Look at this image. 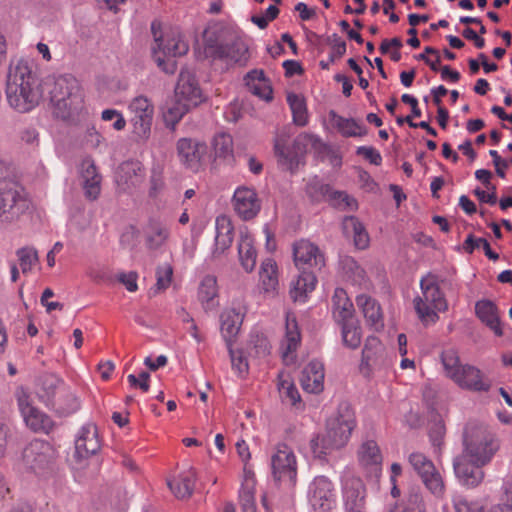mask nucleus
<instances>
[{"mask_svg":"<svg viewBox=\"0 0 512 512\" xmlns=\"http://www.w3.org/2000/svg\"><path fill=\"white\" fill-rule=\"evenodd\" d=\"M8 104L20 113H27L39 105L43 97L42 84L28 61H12L6 79Z\"/></svg>","mask_w":512,"mask_h":512,"instance_id":"obj_1","label":"nucleus"},{"mask_svg":"<svg viewBox=\"0 0 512 512\" xmlns=\"http://www.w3.org/2000/svg\"><path fill=\"white\" fill-rule=\"evenodd\" d=\"M355 426L354 412L348 405L341 406L337 414L327 420L325 431L311 438L310 449L313 455L324 459L333 451L346 446Z\"/></svg>","mask_w":512,"mask_h":512,"instance_id":"obj_2","label":"nucleus"},{"mask_svg":"<svg viewBox=\"0 0 512 512\" xmlns=\"http://www.w3.org/2000/svg\"><path fill=\"white\" fill-rule=\"evenodd\" d=\"M44 85L49 89L54 113L61 119L69 118L72 111L82 103L79 83L71 75L47 78Z\"/></svg>","mask_w":512,"mask_h":512,"instance_id":"obj_3","label":"nucleus"},{"mask_svg":"<svg viewBox=\"0 0 512 512\" xmlns=\"http://www.w3.org/2000/svg\"><path fill=\"white\" fill-rule=\"evenodd\" d=\"M463 445L460 456L482 465H487L499 448L494 435L487 428L477 425H468L465 428Z\"/></svg>","mask_w":512,"mask_h":512,"instance_id":"obj_4","label":"nucleus"},{"mask_svg":"<svg viewBox=\"0 0 512 512\" xmlns=\"http://www.w3.org/2000/svg\"><path fill=\"white\" fill-rule=\"evenodd\" d=\"M420 288L421 296L414 299V309L424 325L435 324L439 319L438 313L446 311L448 307L444 294L431 275L421 279Z\"/></svg>","mask_w":512,"mask_h":512,"instance_id":"obj_5","label":"nucleus"},{"mask_svg":"<svg viewBox=\"0 0 512 512\" xmlns=\"http://www.w3.org/2000/svg\"><path fill=\"white\" fill-rule=\"evenodd\" d=\"M55 458L56 451L49 442L34 439L22 450L16 466L18 470L42 476L52 470Z\"/></svg>","mask_w":512,"mask_h":512,"instance_id":"obj_6","label":"nucleus"},{"mask_svg":"<svg viewBox=\"0 0 512 512\" xmlns=\"http://www.w3.org/2000/svg\"><path fill=\"white\" fill-rule=\"evenodd\" d=\"M151 30L154 36L153 58L165 73L173 74L176 71V62L172 58L186 54L188 45L179 36H158L160 23L156 21L152 22Z\"/></svg>","mask_w":512,"mask_h":512,"instance_id":"obj_7","label":"nucleus"},{"mask_svg":"<svg viewBox=\"0 0 512 512\" xmlns=\"http://www.w3.org/2000/svg\"><path fill=\"white\" fill-rule=\"evenodd\" d=\"M30 207L24 189L14 181L0 180V222L17 221Z\"/></svg>","mask_w":512,"mask_h":512,"instance_id":"obj_8","label":"nucleus"},{"mask_svg":"<svg viewBox=\"0 0 512 512\" xmlns=\"http://www.w3.org/2000/svg\"><path fill=\"white\" fill-rule=\"evenodd\" d=\"M40 398L47 406H52L63 414L75 411L78 407L77 399L65 387L64 383L55 376H47L42 381Z\"/></svg>","mask_w":512,"mask_h":512,"instance_id":"obj_9","label":"nucleus"},{"mask_svg":"<svg viewBox=\"0 0 512 512\" xmlns=\"http://www.w3.org/2000/svg\"><path fill=\"white\" fill-rule=\"evenodd\" d=\"M408 462L426 489L436 498H443L446 492L445 481L434 463L421 452L411 453Z\"/></svg>","mask_w":512,"mask_h":512,"instance_id":"obj_10","label":"nucleus"},{"mask_svg":"<svg viewBox=\"0 0 512 512\" xmlns=\"http://www.w3.org/2000/svg\"><path fill=\"white\" fill-rule=\"evenodd\" d=\"M271 469L274 480L290 487L297 481V459L290 446L279 443L271 455Z\"/></svg>","mask_w":512,"mask_h":512,"instance_id":"obj_11","label":"nucleus"},{"mask_svg":"<svg viewBox=\"0 0 512 512\" xmlns=\"http://www.w3.org/2000/svg\"><path fill=\"white\" fill-rule=\"evenodd\" d=\"M128 109L132 114V133L137 140H147L151 133L154 105L146 96L139 95L132 99Z\"/></svg>","mask_w":512,"mask_h":512,"instance_id":"obj_12","label":"nucleus"},{"mask_svg":"<svg viewBox=\"0 0 512 512\" xmlns=\"http://www.w3.org/2000/svg\"><path fill=\"white\" fill-rule=\"evenodd\" d=\"M301 137L290 143L289 136L279 133L274 138V153L278 164L285 170L294 173L302 163L306 147H301Z\"/></svg>","mask_w":512,"mask_h":512,"instance_id":"obj_13","label":"nucleus"},{"mask_svg":"<svg viewBox=\"0 0 512 512\" xmlns=\"http://www.w3.org/2000/svg\"><path fill=\"white\" fill-rule=\"evenodd\" d=\"M15 396L20 413L31 430L49 433L53 429L52 419L33 405L31 395L24 388H18Z\"/></svg>","mask_w":512,"mask_h":512,"instance_id":"obj_14","label":"nucleus"},{"mask_svg":"<svg viewBox=\"0 0 512 512\" xmlns=\"http://www.w3.org/2000/svg\"><path fill=\"white\" fill-rule=\"evenodd\" d=\"M309 503L314 512H334L337 495L333 483L326 476H317L309 485Z\"/></svg>","mask_w":512,"mask_h":512,"instance_id":"obj_15","label":"nucleus"},{"mask_svg":"<svg viewBox=\"0 0 512 512\" xmlns=\"http://www.w3.org/2000/svg\"><path fill=\"white\" fill-rule=\"evenodd\" d=\"M204 39L208 53L217 59L245 64L248 60V47L241 39L235 38L226 43H217L211 37V31L206 30Z\"/></svg>","mask_w":512,"mask_h":512,"instance_id":"obj_16","label":"nucleus"},{"mask_svg":"<svg viewBox=\"0 0 512 512\" xmlns=\"http://www.w3.org/2000/svg\"><path fill=\"white\" fill-rule=\"evenodd\" d=\"M180 163L193 172H198L204 165L207 145L192 138H180L176 143Z\"/></svg>","mask_w":512,"mask_h":512,"instance_id":"obj_17","label":"nucleus"},{"mask_svg":"<svg viewBox=\"0 0 512 512\" xmlns=\"http://www.w3.org/2000/svg\"><path fill=\"white\" fill-rule=\"evenodd\" d=\"M387 366H389V361L383 344L377 337H368L362 351L361 373L369 378L374 371Z\"/></svg>","mask_w":512,"mask_h":512,"instance_id":"obj_18","label":"nucleus"},{"mask_svg":"<svg viewBox=\"0 0 512 512\" xmlns=\"http://www.w3.org/2000/svg\"><path fill=\"white\" fill-rule=\"evenodd\" d=\"M232 205L243 220L253 219L261 210V201L255 189L247 186H240L234 191Z\"/></svg>","mask_w":512,"mask_h":512,"instance_id":"obj_19","label":"nucleus"},{"mask_svg":"<svg viewBox=\"0 0 512 512\" xmlns=\"http://www.w3.org/2000/svg\"><path fill=\"white\" fill-rule=\"evenodd\" d=\"M294 263L299 270L325 265V259L319 248L312 242L301 239L293 245Z\"/></svg>","mask_w":512,"mask_h":512,"instance_id":"obj_20","label":"nucleus"},{"mask_svg":"<svg viewBox=\"0 0 512 512\" xmlns=\"http://www.w3.org/2000/svg\"><path fill=\"white\" fill-rule=\"evenodd\" d=\"M175 97L196 107L204 101V95L193 73L189 70H181L175 87Z\"/></svg>","mask_w":512,"mask_h":512,"instance_id":"obj_21","label":"nucleus"},{"mask_svg":"<svg viewBox=\"0 0 512 512\" xmlns=\"http://www.w3.org/2000/svg\"><path fill=\"white\" fill-rule=\"evenodd\" d=\"M484 465L473 463L469 459L457 456L453 461L454 473L461 485L474 488L484 479L482 467Z\"/></svg>","mask_w":512,"mask_h":512,"instance_id":"obj_22","label":"nucleus"},{"mask_svg":"<svg viewBox=\"0 0 512 512\" xmlns=\"http://www.w3.org/2000/svg\"><path fill=\"white\" fill-rule=\"evenodd\" d=\"M454 382L463 389L475 392H487L491 388V381L481 370L469 364L463 366Z\"/></svg>","mask_w":512,"mask_h":512,"instance_id":"obj_23","label":"nucleus"},{"mask_svg":"<svg viewBox=\"0 0 512 512\" xmlns=\"http://www.w3.org/2000/svg\"><path fill=\"white\" fill-rule=\"evenodd\" d=\"M245 311L242 307H232L222 312L221 334L226 342L227 347L232 346L236 336L238 335L243 323Z\"/></svg>","mask_w":512,"mask_h":512,"instance_id":"obj_24","label":"nucleus"},{"mask_svg":"<svg viewBox=\"0 0 512 512\" xmlns=\"http://www.w3.org/2000/svg\"><path fill=\"white\" fill-rule=\"evenodd\" d=\"M324 364L319 360H311L302 370L301 386L309 393L318 394L324 389Z\"/></svg>","mask_w":512,"mask_h":512,"instance_id":"obj_25","label":"nucleus"},{"mask_svg":"<svg viewBox=\"0 0 512 512\" xmlns=\"http://www.w3.org/2000/svg\"><path fill=\"white\" fill-rule=\"evenodd\" d=\"M259 286L263 293L275 296L279 287L278 267L274 259L266 258L259 270Z\"/></svg>","mask_w":512,"mask_h":512,"instance_id":"obj_26","label":"nucleus"},{"mask_svg":"<svg viewBox=\"0 0 512 512\" xmlns=\"http://www.w3.org/2000/svg\"><path fill=\"white\" fill-rule=\"evenodd\" d=\"M357 457L359 463L373 472H378L382 465L381 450L375 440L368 439L360 445Z\"/></svg>","mask_w":512,"mask_h":512,"instance_id":"obj_27","label":"nucleus"},{"mask_svg":"<svg viewBox=\"0 0 512 512\" xmlns=\"http://www.w3.org/2000/svg\"><path fill=\"white\" fill-rule=\"evenodd\" d=\"M82 178L85 197L91 201L96 200L101 192V176L89 159L82 162Z\"/></svg>","mask_w":512,"mask_h":512,"instance_id":"obj_28","label":"nucleus"},{"mask_svg":"<svg viewBox=\"0 0 512 512\" xmlns=\"http://www.w3.org/2000/svg\"><path fill=\"white\" fill-rule=\"evenodd\" d=\"M477 317L488 326L496 336H502L503 330L497 306L490 300H480L475 304Z\"/></svg>","mask_w":512,"mask_h":512,"instance_id":"obj_29","label":"nucleus"},{"mask_svg":"<svg viewBox=\"0 0 512 512\" xmlns=\"http://www.w3.org/2000/svg\"><path fill=\"white\" fill-rule=\"evenodd\" d=\"M100 448L97 429L93 425L81 428L75 440V449L79 456L86 457L95 454Z\"/></svg>","mask_w":512,"mask_h":512,"instance_id":"obj_30","label":"nucleus"},{"mask_svg":"<svg viewBox=\"0 0 512 512\" xmlns=\"http://www.w3.org/2000/svg\"><path fill=\"white\" fill-rule=\"evenodd\" d=\"M215 250L214 254H222L227 250L233 241V225L226 215H219L215 220Z\"/></svg>","mask_w":512,"mask_h":512,"instance_id":"obj_31","label":"nucleus"},{"mask_svg":"<svg viewBox=\"0 0 512 512\" xmlns=\"http://www.w3.org/2000/svg\"><path fill=\"white\" fill-rule=\"evenodd\" d=\"M332 313L336 322L341 323L353 320L354 306L347 292L336 288L332 297Z\"/></svg>","mask_w":512,"mask_h":512,"instance_id":"obj_32","label":"nucleus"},{"mask_svg":"<svg viewBox=\"0 0 512 512\" xmlns=\"http://www.w3.org/2000/svg\"><path fill=\"white\" fill-rule=\"evenodd\" d=\"M248 90L258 98L264 101L272 100V88L269 80L265 78L262 70H253L245 77Z\"/></svg>","mask_w":512,"mask_h":512,"instance_id":"obj_33","label":"nucleus"},{"mask_svg":"<svg viewBox=\"0 0 512 512\" xmlns=\"http://www.w3.org/2000/svg\"><path fill=\"white\" fill-rule=\"evenodd\" d=\"M195 481L196 473L193 469H190L168 480L167 484L176 498L186 499L192 495Z\"/></svg>","mask_w":512,"mask_h":512,"instance_id":"obj_34","label":"nucleus"},{"mask_svg":"<svg viewBox=\"0 0 512 512\" xmlns=\"http://www.w3.org/2000/svg\"><path fill=\"white\" fill-rule=\"evenodd\" d=\"M332 125L343 137H362L367 134L366 127L353 118H345L335 111L329 113Z\"/></svg>","mask_w":512,"mask_h":512,"instance_id":"obj_35","label":"nucleus"},{"mask_svg":"<svg viewBox=\"0 0 512 512\" xmlns=\"http://www.w3.org/2000/svg\"><path fill=\"white\" fill-rule=\"evenodd\" d=\"M144 238L149 250H158L169 240L170 229L161 222H150L144 231Z\"/></svg>","mask_w":512,"mask_h":512,"instance_id":"obj_36","label":"nucleus"},{"mask_svg":"<svg viewBox=\"0 0 512 512\" xmlns=\"http://www.w3.org/2000/svg\"><path fill=\"white\" fill-rule=\"evenodd\" d=\"M342 229L347 237H353L354 244L358 249L368 247L370 238L363 224L354 216L345 217L342 222Z\"/></svg>","mask_w":512,"mask_h":512,"instance_id":"obj_37","label":"nucleus"},{"mask_svg":"<svg viewBox=\"0 0 512 512\" xmlns=\"http://www.w3.org/2000/svg\"><path fill=\"white\" fill-rule=\"evenodd\" d=\"M316 283L317 278L312 271L302 270L298 278L291 285V298L294 301L305 302L307 294L315 289Z\"/></svg>","mask_w":512,"mask_h":512,"instance_id":"obj_38","label":"nucleus"},{"mask_svg":"<svg viewBox=\"0 0 512 512\" xmlns=\"http://www.w3.org/2000/svg\"><path fill=\"white\" fill-rule=\"evenodd\" d=\"M238 255L240 264L246 272H252L256 265L257 252L254 240L248 233H241L238 243Z\"/></svg>","mask_w":512,"mask_h":512,"instance_id":"obj_39","label":"nucleus"},{"mask_svg":"<svg viewBox=\"0 0 512 512\" xmlns=\"http://www.w3.org/2000/svg\"><path fill=\"white\" fill-rule=\"evenodd\" d=\"M301 342V334L293 314L286 315L285 336L281 342L283 357L286 358L292 352H295Z\"/></svg>","mask_w":512,"mask_h":512,"instance_id":"obj_40","label":"nucleus"},{"mask_svg":"<svg viewBox=\"0 0 512 512\" xmlns=\"http://www.w3.org/2000/svg\"><path fill=\"white\" fill-rule=\"evenodd\" d=\"M356 303L368 322L374 326L382 325L381 308L374 299L362 294L357 296Z\"/></svg>","mask_w":512,"mask_h":512,"instance_id":"obj_41","label":"nucleus"},{"mask_svg":"<svg viewBox=\"0 0 512 512\" xmlns=\"http://www.w3.org/2000/svg\"><path fill=\"white\" fill-rule=\"evenodd\" d=\"M256 481L253 477H246L239 490V502L242 512H256L255 490Z\"/></svg>","mask_w":512,"mask_h":512,"instance_id":"obj_42","label":"nucleus"},{"mask_svg":"<svg viewBox=\"0 0 512 512\" xmlns=\"http://www.w3.org/2000/svg\"><path fill=\"white\" fill-rule=\"evenodd\" d=\"M445 375L455 381L464 365L460 363L458 353L454 349H447L440 356Z\"/></svg>","mask_w":512,"mask_h":512,"instance_id":"obj_43","label":"nucleus"},{"mask_svg":"<svg viewBox=\"0 0 512 512\" xmlns=\"http://www.w3.org/2000/svg\"><path fill=\"white\" fill-rule=\"evenodd\" d=\"M287 102L292 111L293 122L297 126H305L308 123V113L304 99L295 93H290L287 95Z\"/></svg>","mask_w":512,"mask_h":512,"instance_id":"obj_44","label":"nucleus"},{"mask_svg":"<svg viewBox=\"0 0 512 512\" xmlns=\"http://www.w3.org/2000/svg\"><path fill=\"white\" fill-rule=\"evenodd\" d=\"M192 107L181 99L175 97L174 101L164 112V120L168 126L174 127L188 113Z\"/></svg>","mask_w":512,"mask_h":512,"instance_id":"obj_45","label":"nucleus"},{"mask_svg":"<svg viewBox=\"0 0 512 512\" xmlns=\"http://www.w3.org/2000/svg\"><path fill=\"white\" fill-rule=\"evenodd\" d=\"M455 512H488L481 499H469L463 495H455L452 499Z\"/></svg>","mask_w":512,"mask_h":512,"instance_id":"obj_46","label":"nucleus"},{"mask_svg":"<svg viewBox=\"0 0 512 512\" xmlns=\"http://www.w3.org/2000/svg\"><path fill=\"white\" fill-rule=\"evenodd\" d=\"M215 156L221 159H231L233 157V139L229 134H217L212 142Z\"/></svg>","mask_w":512,"mask_h":512,"instance_id":"obj_47","label":"nucleus"},{"mask_svg":"<svg viewBox=\"0 0 512 512\" xmlns=\"http://www.w3.org/2000/svg\"><path fill=\"white\" fill-rule=\"evenodd\" d=\"M342 325V339L345 346L350 349H356L361 344L360 328L355 325L353 320L340 323Z\"/></svg>","mask_w":512,"mask_h":512,"instance_id":"obj_48","label":"nucleus"},{"mask_svg":"<svg viewBox=\"0 0 512 512\" xmlns=\"http://www.w3.org/2000/svg\"><path fill=\"white\" fill-rule=\"evenodd\" d=\"M278 391L282 400L292 406L301 405V397L296 386L288 379L279 378Z\"/></svg>","mask_w":512,"mask_h":512,"instance_id":"obj_49","label":"nucleus"},{"mask_svg":"<svg viewBox=\"0 0 512 512\" xmlns=\"http://www.w3.org/2000/svg\"><path fill=\"white\" fill-rule=\"evenodd\" d=\"M477 248H483L485 255L490 260H498L499 255L492 251L489 242L485 238H475L473 234H469L463 243V249L465 252L472 254Z\"/></svg>","mask_w":512,"mask_h":512,"instance_id":"obj_50","label":"nucleus"},{"mask_svg":"<svg viewBox=\"0 0 512 512\" xmlns=\"http://www.w3.org/2000/svg\"><path fill=\"white\" fill-rule=\"evenodd\" d=\"M218 294L216 277L207 275L200 283L198 297L201 302L209 303Z\"/></svg>","mask_w":512,"mask_h":512,"instance_id":"obj_51","label":"nucleus"},{"mask_svg":"<svg viewBox=\"0 0 512 512\" xmlns=\"http://www.w3.org/2000/svg\"><path fill=\"white\" fill-rule=\"evenodd\" d=\"M407 501V507L395 506L389 512H426V505L419 491H412Z\"/></svg>","mask_w":512,"mask_h":512,"instance_id":"obj_52","label":"nucleus"},{"mask_svg":"<svg viewBox=\"0 0 512 512\" xmlns=\"http://www.w3.org/2000/svg\"><path fill=\"white\" fill-rule=\"evenodd\" d=\"M120 173L126 176L125 183H130L131 185H137L144 176L141 165L135 162L123 163L120 166Z\"/></svg>","mask_w":512,"mask_h":512,"instance_id":"obj_53","label":"nucleus"},{"mask_svg":"<svg viewBox=\"0 0 512 512\" xmlns=\"http://www.w3.org/2000/svg\"><path fill=\"white\" fill-rule=\"evenodd\" d=\"M229 355L231 358L232 370L241 378L245 377L249 370L247 359L244 357L243 352L234 350L232 346L228 347Z\"/></svg>","mask_w":512,"mask_h":512,"instance_id":"obj_54","label":"nucleus"},{"mask_svg":"<svg viewBox=\"0 0 512 512\" xmlns=\"http://www.w3.org/2000/svg\"><path fill=\"white\" fill-rule=\"evenodd\" d=\"M20 268L24 274L31 271L38 262L37 252L32 248H22L17 252Z\"/></svg>","mask_w":512,"mask_h":512,"instance_id":"obj_55","label":"nucleus"},{"mask_svg":"<svg viewBox=\"0 0 512 512\" xmlns=\"http://www.w3.org/2000/svg\"><path fill=\"white\" fill-rule=\"evenodd\" d=\"M331 199L333 201V205L342 210H353L357 207L356 200L346 192L335 191L333 192Z\"/></svg>","mask_w":512,"mask_h":512,"instance_id":"obj_56","label":"nucleus"},{"mask_svg":"<svg viewBox=\"0 0 512 512\" xmlns=\"http://www.w3.org/2000/svg\"><path fill=\"white\" fill-rule=\"evenodd\" d=\"M345 506L348 512H362L364 497L359 492L355 494L354 491L348 489L344 492Z\"/></svg>","mask_w":512,"mask_h":512,"instance_id":"obj_57","label":"nucleus"},{"mask_svg":"<svg viewBox=\"0 0 512 512\" xmlns=\"http://www.w3.org/2000/svg\"><path fill=\"white\" fill-rule=\"evenodd\" d=\"M101 119L103 121H114L112 127L116 131H122L126 127L125 118L122 113L116 109L103 110L101 113Z\"/></svg>","mask_w":512,"mask_h":512,"instance_id":"obj_58","label":"nucleus"},{"mask_svg":"<svg viewBox=\"0 0 512 512\" xmlns=\"http://www.w3.org/2000/svg\"><path fill=\"white\" fill-rule=\"evenodd\" d=\"M173 269L170 264H163L156 271V286L158 290H164L169 287L172 279Z\"/></svg>","mask_w":512,"mask_h":512,"instance_id":"obj_59","label":"nucleus"},{"mask_svg":"<svg viewBox=\"0 0 512 512\" xmlns=\"http://www.w3.org/2000/svg\"><path fill=\"white\" fill-rule=\"evenodd\" d=\"M346 267L351 271L350 277L353 282L358 285H363L366 282V273L353 259L346 260Z\"/></svg>","mask_w":512,"mask_h":512,"instance_id":"obj_60","label":"nucleus"},{"mask_svg":"<svg viewBox=\"0 0 512 512\" xmlns=\"http://www.w3.org/2000/svg\"><path fill=\"white\" fill-rule=\"evenodd\" d=\"M357 155L363 156L371 164L376 166L382 163V156L378 150L373 147L360 146L356 150Z\"/></svg>","mask_w":512,"mask_h":512,"instance_id":"obj_61","label":"nucleus"},{"mask_svg":"<svg viewBox=\"0 0 512 512\" xmlns=\"http://www.w3.org/2000/svg\"><path fill=\"white\" fill-rule=\"evenodd\" d=\"M329 44L331 45V60L335 58H341L346 53V43L337 34H333L329 38Z\"/></svg>","mask_w":512,"mask_h":512,"instance_id":"obj_62","label":"nucleus"},{"mask_svg":"<svg viewBox=\"0 0 512 512\" xmlns=\"http://www.w3.org/2000/svg\"><path fill=\"white\" fill-rule=\"evenodd\" d=\"M149 379V373L144 371L139 374V377H136L134 374H129L127 377V381L131 386L139 387L144 393L149 390Z\"/></svg>","mask_w":512,"mask_h":512,"instance_id":"obj_63","label":"nucleus"},{"mask_svg":"<svg viewBox=\"0 0 512 512\" xmlns=\"http://www.w3.org/2000/svg\"><path fill=\"white\" fill-rule=\"evenodd\" d=\"M119 281L125 285L129 292H135L138 289L136 273H122L119 276Z\"/></svg>","mask_w":512,"mask_h":512,"instance_id":"obj_64","label":"nucleus"}]
</instances>
